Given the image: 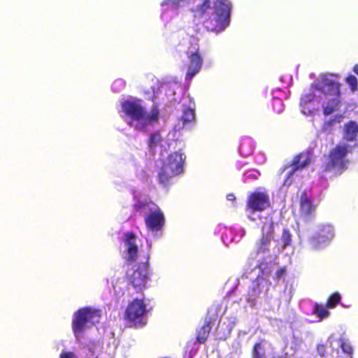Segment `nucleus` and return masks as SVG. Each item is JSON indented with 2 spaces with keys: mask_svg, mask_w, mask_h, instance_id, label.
I'll return each instance as SVG.
<instances>
[{
  "mask_svg": "<svg viewBox=\"0 0 358 358\" xmlns=\"http://www.w3.org/2000/svg\"><path fill=\"white\" fill-rule=\"evenodd\" d=\"M148 266V261L138 264L131 274H127V278L134 288L141 290L145 287L146 282L149 278Z\"/></svg>",
  "mask_w": 358,
  "mask_h": 358,
  "instance_id": "9d476101",
  "label": "nucleus"
},
{
  "mask_svg": "<svg viewBox=\"0 0 358 358\" xmlns=\"http://www.w3.org/2000/svg\"><path fill=\"white\" fill-rule=\"evenodd\" d=\"M353 72L358 76V64H355L352 69Z\"/></svg>",
  "mask_w": 358,
  "mask_h": 358,
  "instance_id": "4c0bfd02",
  "label": "nucleus"
},
{
  "mask_svg": "<svg viewBox=\"0 0 358 358\" xmlns=\"http://www.w3.org/2000/svg\"><path fill=\"white\" fill-rule=\"evenodd\" d=\"M313 313L320 318H326L329 315L328 307L327 305L315 303L314 305Z\"/></svg>",
  "mask_w": 358,
  "mask_h": 358,
  "instance_id": "a878e982",
  "label": "nucleus"
},
{
  "mask_svg": "<svg viewBox=\"0 0 358 358\" xmlns=\"http://www.w3.org/2000/svg\"><path fill=\"white\" fill-rule=\"evenodd\" d=\"M150 205H152L155 207L156 206L151 201L138 199L132 205V208L135 212L139 213L147 210H150L151 211L152 209L150 208Z\"/></svg>",
  "mask_w": 358,
  "mask_h": 358,
  "instance_id": "393cba45",
  "label": "nucleus"
},
{
  "mask_svg": "<svg viewBox=\"0 0 358 358\" xmlns=\"http://www.w3.org/2000/svg\"><path fill=\"white\" fill-rule=\"evenodd\" d=\"M123 241L127 248L131 246H136V236L132 231H127L124 233Z\"/></svg>",
  "mask_w": 358,
  "mask_h": 358,
  "instance_id": "c756f323",
  "label": "nucleus"
},
{
  "mask_svg": "<svg viewBox=\"0 0 358 358\" xmlns=\"http://www.w3.org/2000/svg\"><path fill=\"white\" fill-rule=\"evenodd\" d=\"M358 134V124L355 121H350L345 124L344 138L348 141L356 140Z\"/></svg>",
  "mask_w": 358,
  "mask_h": 358,
  "instance_id": "aec40b11",
  "label": "nucleus"
},
{
  "mask_svg": "<svg viewBox=\"0 0 358 358\" xmlns=\"http://www.w3.org/2000/svg\"><path fill=\"white\" fill-rule=\"evenodd\" d=\"M270 206V199L266 192L255 191L247 199L246 208L252 213L262 212Z\"/></svg>",
  "mask_w": 358,
  "mask_h": 358,
  "instance_id": "1a4fd4ad",
  "label": "nucleus"
},
{
  "mask_svg": "<svg viewBox=\"0 0 358 358\" xmlns=\"http://www.w3.org/2000/svg\"><path fill=\"white\" fill-rule=\"evenodd\" d=\"M334 121H335V119H332V120H329L327 122V124H329V125H332L334 124Z\"/></svg>",
  "mask_w": 358,
  "mask_h": 358,
  "instance_id": "58836bf2",
  "label": "nucleus"
},
{
  "mask_svg": "<svg viewBox=\"0 0 358 358\" xmlns=\"http://www.w3.org/2000/svg\"><path fill=\"white\" fill-rule=\"evenodd\" d=\"M195 114L194 110L189 107H185L183 109V113L181 116V120L182 122L186 124L188 122H191L194 120Z\"/></svg>",
  "mask_w": 358,
  "mask_h": 358,
  "instance_id": "c85d7f7f",
  "label": "nucleus"
},
{
  "mask_svg": "<svg viewBox=\"0 0 358 358\" xmlns=\"http://www.w3.org/2000/svg\"><path fill=\"white\" fill-rule=\"evenodd\" d=\"M101 317V310L86 306L77 310L72 319V331L76 338L82 336L87 329L99 322Z\"/></svg>",
  "mask_w": 358,
  "mask_h": 358,
  "instance_id": "f03ea898",
  "label": "nucleus"
},
{
  "mask_svg": "<svg viewBox=\"0 0 358 358\" xmlns=\"http://www.w3.org/2000/svg\"><path fill=\"white\" fill-rule=\"evenodd\" d=\"M145 223L147 229L152 231H158L163 229L165 219L162 211L155 206V209L145 217Z\"/></svg>",
  "mask_w": 358,
  "mask_h": 358,
  "instance_id": "ddd939ff",
  "label": "nucleus"
},
{
  "mask_svg": "<svg viewBox=\"0 0 358 358\" xmlns=\"http://www.w3.org/2000/svg\"><path fill=\"white\" fill-rule=\"evenodd\" d=\"M333 77L338 78V75L322 74L319 80L311 84L310 88L319 91L326 96L340 97L341 84L336 79H333Z\"/></svg>",
  "mask_w": 358,
  "mask_h": 358,
  "instance_id": "423d86ee",
  "label": "nucleus"
},
{
  "mask_svg": "<svg viewBox=\"0 0 358 358\" xmlns=\"http://www.w3.org/2000/svg\"><path fill=\"white\" fill-rule=\"evenodd\" d=\"M271 110L273 114H280L284 110V104L282 99L275 97L271 103Z\"/></svg>",
  "mask_w": 358,
  "mask_h": 358,
  "instance_id": "bb28decb",
  "label": "nucleus"
},
{
  "mask_svg": "<svg viewBox=\"0 0 358 358\" xmlns=\"http://www.w3.org/2000/svg\"><path fill=\"white\" fill-rule=\"evenodd\" d=\"M185 159L184 154L180 152H173L169 154L166 159L162 162L158 172L159 182L166 186L173 177L180 174L183 171Z\"/></svg>",
  "mask_w": 358,
  "mask_h": 358,
  "instance_id": "20e7f679",
  "label": "nucleus"
},
{
  "mask_svg": "<svg viewBox=\"0 0 358 358\" xmlns=\"http://www.w3.org/2000/svg\"><path fill=\"white\" fill-rule=\"evenodd\" d=\"M121 108L124 115L130 118L128 124L138 130L148 131V127L159 120V111L153 106L149 113L141 104L139 99H127L122 102Z\"/></svg>",
  "mask_w": 358,
  "mask_h": 358,
  "instance_id": "f257e3e1",
  "label": "nucleus"
},
{
  "mask_svg": "<svg viewBox=\"0 0 358 358\" xmlns=\"http://www.w3.org/2000/svg\"><path fill=\"white\" fill-rule=\"evenodd\" d=\"M163 141L159 131H154L149 135L148 140V146L152 152H155L156 148L161 145Z\"/></svg>",
  "mask_w": 358,
  "mask_h": 358,
  "instance_id": "5701e85b",
  "label": "nucleus"
},
{
  "mask_svg": "<svg viewBox=\"0 0 358 358\" xmlns=\"http://www.w3.org/2000/svg\"><path fill=\"white\" fill-rule=\"evenodd\" d=\"M183 1L184 0H164L161 5L162 6H166L169 8L176 9L180 6L181 2Z\"/></svg>",
  "mask_w": 358,
  "mask_h": 358,
  "instance_id": "72a5a7b5",
  "label": "nucleus"
},
{
  "mask_svg": "<svg viewBox=\"0 0 358 358\" xmlns=\"http://www.w3.org/2000/svg\"><path fill=\"white\" fill-rule=\"evenodd\" d=\"M231 5L227 0H216L213 3V13L203 21L208 31L220 32L228 25Z\"/></svg>",
  "mask_w": 358,
  "mask_h": 358,
  "instance_id": "7ed1b4c3",
  "label": "nucleus"
},
{
  "mask_svg": "<svg viewBox=\"0 0 358 358\" xmlns=\"http://www.w3.org/2000/svg\"><path fill=\"white\" fill-rule=\"evenodd\" d=\"M138 247L131 246L127 248V262H134L137 259L138 257Z\"/></svg>",
  "mask_w": 358,
  "mask_h": 358,
  "instance_id": "7c9ffc66",
  "label": "nucleus"
},
{
  "mask_svg": "<svg viewBox=\"0 0 358 358\" xmlns=\"http://www.w3.org/2000/svg\"><path fill=\"white\" fill-rule=\"evenodd\" d=\"M271 282L262 276H258L253 282L252 287L250 288L248 295L250 299H255L262 293H266L271 287Z\"/></svg>",
  "mask_w": 358,
  "mask_h": 358,
  "instance_id": "2eb2a0df",
  "label": "nucleus"
},
{
  "mask_svg": "<svg viewBox=\"0 0 358 358\" xmlns=\"http://www.w3.org/2000/svg\"><path fill=\"white\" fill-rule=\"evenodd\" d=\"M146 312V306L143 300L135 299L127 307L124 317L134 324L141 322Z\"/></svg>",
  "mask_w": 358,
  "mask_h": 358,
  "instance_id": "9b49d317",
  "label": "nucleus"
},
{
  "mask_svg": "<svg viewBox=\"0 0 358 358\" xmlns=\"http://www.w3.org/2000/svg\"><path fill=\"white\" fill-rule=\"evenodd\" d=\"M315 98V94L314 92H308L303 94L301 97V101L303 104H308L313 101Z\"/></svg>",
  "mask_w": 358,
  "mask_h": 358,
  "instance_id": "f704fd0d",
  "label": "nucleus"
},
{
  "mask_svg": "<svg viewBox=\"0 0 358 358\" xmlns=\"http://www.w3.org/2000/svg\"><path fill=\"white\" fill-rule=\"evenodd\" d=\"M331 342L329 343V346L327 344L319 343L317 345V355L319 358H335V351H329V348L331 347Z\"/></svg>",
  "mask_w": 358,
  "mask_h": 358,
  "instance_id": "4be33fe9",
  "label": "nucleus"
},
{
  "mask_svg": "<svg viewBox=\"0 0 358 358\" xmlns=\"http://www.w3.org/2000/svg\"><path fill=\"white\" fill-rule=\"evenodd\" d=\"M339 98L340 97L335 96L331 99L329 101L328 105L323 108V114L325 116L329 115L339 109L341 103Z\"/></svg>",
  "mask_w": 358,
  "mask_h": 358,
  "instance_id": "b1692460",
  "label": "nucleus"
},
{
  "mask_svg": "<svg viewBox=\"0 0 358 358\" xmlns=\"http://www.w3.org/2000/svg\"><path fill=\"white\" fill-rule=\"evenodd\" d=\"M311 162L310 153L308 151H303L295 156H294L292 161L290 164L285 165L281 168V171L291 168V170L288 172L287 178L284 180L283 185L289 186L292 183V180L290 179L296 171L303 169L306 168Z\"/></svg>",
  "mask_w": 358,
  "mask_h": 358,
  "instance_id": "6e6552de",
  "label": "nucleus"
},
{
  "mask_svg": "<svg viewBox=\"0 0 358 358\" xmlns=\"http://www.w3.org/2000/svg\"><path fill=\"white\" fill-rule=\"evenodd\" d=\"M209 8L210 0H204L202 3L192 10L194 20L195 21H199L206 14Z\"/></svg>",
  "mask_w": 358,
  "mask_h": 358,
  "instance_id": "412c9836",
  "label": "nucleus"
},
{
  "mask_svg": "<svg viewBox=\"0 0 358 358\" xmlns=\"http://www.w3.org/2000/svg\"><path fill=\"white\" fill-rule=\"evenodd\" d=\"M300 216L303 222H310L315 217L316 206L313 204L311 199L307 196L306 191L304 190L300 198Z\"/></svg>",
  "mask_w": 358,
  "mask_h": 358,
  "instance_id": "f8f14e48",
  "label": "nucleus"
},
{
  "mask_svg": "<svg viewBox=\"0 0 358 358\" xmlns=\"http://www.w3.org/2000/svg\"><path fill=\"white\" fill-rule=\"evenodd\" d=\"M278 358H281V357H278Z\"/></svg>",
  "mask_w": 358,
  "mask_h": 358,
  "instance_id": "ea45409f",
  "label": "nucleus"
},
{
  "mask_svg": "<svg viewBox=\"0 0 358 358\" xmlns=\"http://www.w3.org/2000/svg\"><path fill=\"white\" fill-rule=\"evenodd\" d=\"M209 312L205 318L203 326L196 331V342L199 343H204L210 334L211 327L210 324L213 322V317L208 316Z\"/></svg>",
  "mask_w": 358,
  "mask_h": 358,
  "instance_id": "f3484780",
  "label": "nucleus"
},
{
  "mask_svg": "<svg viewBox=\"0 0 358 358\" xmlns=\"http://www.w3.org/2000/svg\"><path fill=\"white\" fill-rule=\"evenodd\" d=\"M292 234L289 229H284L282 234V242L283 245V248H286L290 245L292 243Z\"/></svg>",
  "mask_w": 358,
  "mask_h": 358,
  "instance_id": "473e14b6",
  "label": "nucleus"
},
{
  "mask_svg": "<svg viewBox=\"0 0 358 358\" xmlns=\"http://www.w3.org/2000/svg\"><path fill=\"white\" fill-rule=\"evenodd\" d=\"M274 227L272 224H270L268 229L266 231L262 230V235L259 241L257 243V253H264L268 251V248L271 241L274 238Z\"/></svg>",
  "mask_w": 358,
  "mask_h": 358,
  "instance_id": "dca6fc26",
  "label": "nucleus"
},
{
  "mask_svg": "<svg viewBox=\"0 0 358 358\" xmlns=\"http://www.w3.org/2000/svg\"><path fill=\"white\" fill-rule=\"evenodd\" d=\"M192 45V48H189L186 52L189 60L187 64L186 80H191L200 71L203 62L200 53L199 40L193 38Z\"/></svg>",
  "mask_w": 358,
  "mask_h": 358,
  "instance_id": "0eeeda50",
  "label": "nucleus"
},
{
  "mask_svg": "<svg viewBox=\"0 0 358 358\" xmlns=\"http://www.w3.org/2000/svg\"><path fill=\"white\" fill-rule=\"evenodd\" d=\"M350 152V146L340 143L333 148L327 155V160L322 164V171L329 172L335 170L341 173L348 169L349 160L348 154Z\"/></svg>",
  "mask_w": 358,
  "mask_h": 358,
  "instance_id": "39448f33",
  "label": "nucleus"
},
{
  "mask_svg": "<svg viewBox=\"0 0 358 358\" xmlns=\"http://www.w3.org/2000/svg\"><path fill=\"white\" fill-rule=\"evenodd\" d=\"M265 343L264 339L255 342L251 349L250 358H267Z\"/></svg>",
  "mask_w": 358,
  "mask_h": 358,
  "instance_id": "6ab92c4d",
  "label": "nucleus"
},
{
  "mask_svg": "<svg viewBox=\"0 0 358 358\" xmlns=\"http://www.w3.org/2000/svg\"><path fill=\"white\" fill-rule=\"evenodd\" d=\"M338 344L341 348V352L338 350H336L335 358H352L353 348L350 342L344 338H341Z\"/></svg>",
  "mask_w": 358,
  "mask_h": 358,
  "instance_id": "a211bd4d",
  "label": "nucleus"
},
{
  "mask_svg": "<svg viewBox=\"0 0 358 358\" xmlns=\"http://www.w3.org/2000/svg\"><path fill=\"white\" fill-rule=\"evenodd\" d=\"M341 300V294L338 292H334L328 297L326 305L328 308L332 309L340 303Z\"/></svg>",
  "mask_w": 358,
  "mask_h": 358,
  "instance_id": "cd10ccee",
  "label": "nucleus"
},
{
  "mask_svg": "<svg viewBox=\"0 0 358 358\" xmlns=\"http://www.w3.org/2000/svg\"><path fill=\"white\" fill-rule=\"evenodd\" d=\"M334 233L331 226H323L318 232L312 236L309 242L312 247L318 248L321 244H326L333 239Z\"/></svg>",
  "mask_w": 358,
  "mask_h": 358,
  "instance_id": "4468645a",
  "label": "nucleus"
},
{
  "mask_svg": "<svg viewBox=\"0 0 358 358\" xmlns=\"http://www.w3.org/2000/svg\"><path fill=\"white\" fill-rule=\"evenodd\" d=\"M346 83L350 86V89L355 92L358 89V83L357 78L353 75H348L345 78Z\"/></svg>",
  "mask_w": 358,
  "mask_h": 358,
  "instance_id": "2f4dec72",
  "label": "nucleus"
},
{
  "mask_svg": "<svg viewBox=\"0 0 358 358\" xmlns=\"http://www.w3.org/2000/svg\"><path fill=\"white\" fill-rule=\"evenodd\" d=\"M287 267L285 266L279 268L275 273L274 280L276 281H279L282 277L286 275Z\"/></svg>",
  "mask_w": 358,
  "mask_h": 358,
  "instance_id": "c9c22d12",
  "label": "nucleus"
},
{
  "mask_svg": "<svg viewBox=\"0 0 358 358\" xmlns=\"http://www.w3.org/2000/svg\"><path fill=\"white\" fill-rule=\"evenodd\" d=\"M60 358H76L75 355L72 352H64L59 355Z\"/></svg>",
  "mask_w": 358,
  "mask_h": 358,
  "instance_id": "e433bc0d",
  "label": "nucleus"
}]
</instances>
